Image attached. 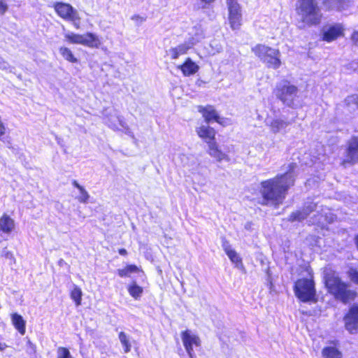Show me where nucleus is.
<instances>
[{
    "label": "nucleus",
    "mask_w": 358,
    "mask_h": 358,
    "mask_svg": "<svg viewBox=\"0 0 358 358\" xmlns=\"http://www.w3.org/2000/svg\"><path fill=\"white\" fill-rule=\"evenodd\" d=\"M82 291L78 286H74L73 289L71 292V299L76 302V306L81 304L82 300Z\"/></svg>",
    "instance_id": "32"
},
{
    "label": "nucleus",
    "mask_w": 358,
    "mask_h": 358,
    "mask_svg": "<svg viewBox=\"0 0 358 358\" xmlns=\"http://www.w3.org/2000/svg\"><path fill=\"white\" fill-rule=\"evenodd\" d=\"M324 275L325 286L328 292L336 299L345 303L354 299L355 292L349 288L350 285L343 281L338 273L327 268L324 271Z\"/></svg>",
    "instance_id": "2"
},
{
    "label": "nucleus",
    "mask_w": 358,
    "mask_h": 358,
    "mask_svg": "<svg viewBox=\"0 0 358 358\" xmlns=\"http://www.w3.org/2000/svg\"><path fill=\"white\" fill-rule=\"evenodd\" d=\"M317 208L316 204L311 203L308 206H306V208L303 210H296L293 212L289 217V221L294 222V221H301L307 217L310 213L313 211Z\"/></svg>",
    "instance_id": "16"
},
{
    "label": "nucleus",
    "mask_w": 358,
    "mask_h": 358,
    "mask_svg": "<svg viewBox=\"0 0 358 358\" xmlns=\"http://www.w3.org/2000/svg\"><path fill=\"white\" fill-rule=\"evenodd\" d=\"M226 3L227 6L238 3L237 0H226Z\"/></svg>",
    "instance_id": "47"
},
{
    "label": "nucleus",
    "mask_w": 358,
    "mask_h": 358,
    "mask_svg": "<svg viewBox=\"0 0 358 358\" xmlns=\"http://www.w3.org/2000/svg\"><path fill=\"white\" fill-rule=\"evenodd\" d=\"M72 184L75 187H76L79 190V192L81 189H84V187L81 186L76 180H73Z\"/></svg>",
    "instance_id": "45"
},
{
    "label": "nucleus",
    "mask_w": 358,
    "mask_h": 358,
    "mask_svg": "<svg viewBox=\"0 0 358 358\" xmlns=\"http://www.w3.org/2000/svg\"><path fill=\"white\" fill-rule=\"evenodd\" d=\"M128 292L132 297L138 299L141 297L143 293V288L137 285L136 283H134L128 287Z\"/></svg>",
    "instance_id": "30"
},
{
    "label": "nucleus",
    "mask_w": 358,
    "mask_h": 358,
    "mask_svg": "<svg viewBox=\"0 0 358 358\" xmlns=\"http://www.w3.org/2000/svg\"><path fill=\"white\" fill-rule=\"evenodd\" d=\"M252 50L262 62L270 52H273V48L262 44L257 45Z\"/></svg>",
    "instance_id": "24"
},
{
    "label": "nucleus",
    "mask_w": 358,
    "mask_h": 358,
    "mask_svg": "<svg viewBox=\"0 0 358 358\" xmlns=\"http://www.w3.org/2000/svg\"><path fill=\"white\" fill-rule=\"evenodd\" d=\"M105 115L106 117V123L113 129H118L117 122H118L122 127H126V123L124 122L121 117L117 115L116 113L114 115H110V116H108L107 114H105Z\"/></svg>",
    "instance_id": "23"
},
{
    "label": "nucleus",
    "mask_w": 358,
    "mask_h": 358,
    "mask_svg": "<svg viewBox=\"0 0 358 358\" xmlns=\"http://www.w3.org/2000/svg\"><path fill=\"white\" fill-rule=\"evenodd\" d=\"M194 45L193 43L185 42L176 47H172L166 51V54L171 59H176L180 56L185 55Z\"/></svg>",
    "instance_id": "14"
},
{
    "label": "nucleus",
    "mask_w": 358,
    "mask_h": 358,
    "mask_svg": "<svg viewBox=\"0 0 358 358\" xmlns=\"http://www.w3.org/2000/svg\"><path fill=\"white\" fill-rule=\"evenodd\" d=\"M201 2L204 3L205 4H208L212 2H213L215 0H200Z\"/></svg>",
    "instance_id": "50"
},
{
    "label": "nucleus",
    "mask_w": 358,
    "mask_h": 358,
    "mask_svg": "<svg viewBox=\"0 0 358 358\" xmlns=\"http://www.w3.org/2000/svg\"><path fill=\"white\" fill-rule=\"evenodd\" d=\"M80 195H78L76 199L80 203H86L88 202V200L90 199V194L86 191V189L84 188L81 189L80 192Z\"/></svg>",
    "instance_id": "38"
},
{
    "label": "nucleus",
    "mask_w": 358,
    "mask_h": 358,
    "mask_svg": "<svg viewBox=\"0 0 358 358\" xmlns=\"http://www.w3.org/2000/svg\"><path fill=\"white\" fill-rule=\"evenodd\" d=\"M207 144L208 154L215 159L216 162H221L225 161L229 162L231 160L227 152L222 151L215 141H207Z\"/></svg>",
    "instance_id": "12"
},
{
    "label": "nucleus",
    "mask_w": 358,
    "mask_h": 358,
    "mask_svg": "<svg viewBox=\"0 0 358 358\" xmlns=\"http://www.w3.org/2000/svg\"><path fill=\"white\" fill-rule=\"evenodd\" d=\"M81 41V45L91 48H98L101 45V41L98 36L90 32L83 34Z\"/></svg>",
    "instance_id": "18"
},
{
    "label": "nucleus",
    "mask_w": 358,
    "mask_h": 358,
    "mask_svg": "<svg viewBox=\"0 0 358 358\" xmlns=\"http://www.w3.org/2000/svg\"><path fill=\"white\" fill-rule=\"evenodd\" d=\"M64 38L70 43L81 45L83 34L68 31L64 34Z\"/></svg>",
    "instance_id": "29"
},
{
    "label": "nucleus",
    "mask_w": 358,
    "mask_h": 358,
    "mask_svg": "<svg viewBox=\"0 0 358 358\" xmlns=\"http://www.w3.org/2000/svg\"><path fill=\"white\" fill-rule=\"evenodd\" d=\"M198 136L203 138L206 143L209 141H214L215 136V131L213 128L208 125H201L196 128Z\"/></svg>",
    "instance_id": "20"
},
{
    "label": "nucleus",
    "mask_w": 358,
    "mask_h": 358,
    "mask_svg": "<svg viewBox=\"0 0 358 358\" xmlns=\"http://www.w3.org/2000/svg\"><path fill=\"white\" fill-rule=\"evenodd\" d=\"M127 268L129 274L138 271V267L135 265H129L127 266Z\"/></svg>",
    "instance_id": "43"
},
{
    "label": "nucleus",
    "mask_w": 358,
    "mask_h": 358,
    "mask_svg": "<svg viewBox=\"0 0 358 358\" xmlns=\"http://www.w3.org/2000/svg\"><path fill=\"white\" fill-rule=\"evenodd\" d=\"M59 53L63 58L71 63H76L78 62L77 58L73 55L71 49L66 47H61L59 48Z\"/></svg>",
    "instance_id": "27"
},
{
    "label": "nucleus",
    "mask_w": 358,
    "mask_h": 358,
    "mask_svg": "<svg viewBox=\"0 0 358 358\" xmlns=\"http://www.w3.org/2000/svg\"><path fill=\"white\" fill-rule=\"evenodd\" d=\"M294 122V119L289 120L285 115L275 116L266 119V126L273 134H285L287 132V128Z\"/></svg>",
    "instance_id": "7"
},
{
    "label": "nucleus",
    "mask_w": 358,
    "mask_h": 358,
    "mask_svg": "<svg viewBox=\"0 0 358 358\" xmlns=\"http://www.w3.org/2000/svg\"><path fill=\"white\" fill-rule=\"evenodd\" d=\"M352 40L354 43L358 46V30L353 32L352 35Z\"/></svg>",
    "instance_id": "44"
},
{
    "label": "nucleus",
    "mask_w": 358,
    "mask_h": 358,
    "mask_svg": "<svg viewBox=\"0 0 358 358\" xmlns=\"http://www.w3.org/2000/svg\"><path fill=\"white\" fill-rule=\"evenodd\" d=\"M181 338L184 347L189 357L194 358L193 346H200V338L189 330L182 332Z\"/></svg>",
    "instance_id": "10"
},
{
    "label": "nucleus",
    "mask_w": 358,
    "mask_h": 358,
    "mask_svg": "<svg viewBox=\"0 0 358 358\" xmlns=\"http://www.w3.org/2000/svg\"><path fill=\"white\" fill-rule=\"evenodd\" d=\"M294 291L296 296L303 302L313 301L315 297V289L313 280L307 278L298 280L295 282Z\"/></svg>",
    "instance_id": "5"
},
{
    "label": "nucleus",
    "mask_w": 358,
    "mask_h": 358,
    "mask_svg": "<svg viewBox=\"0 0 358 358\" xmlns=\"http://www.w3.org/2000/svg\"><path fill=\"white\" fill-rule=\"evenodd\" d=\"M351 68L358 71V62H353L350 64Z\"/></svg>",
    "instance_id": "46"
},
{
    "label": "nucleus",
    "mask_w": 358,
    "mask_h": 358,
    "mask_svg": "<svg viewBox=\"0 0 358 358\" xmlns=\"http://www.w3.org/2000/svg\"><path fill=\"white\" fill-rule=\"evenodd\" d=\"M199 111L202 113L207 124L210 123L212 120L222 124L220 116L213 106H208L202 108V110H199Z\"/></svg>",
    "instance_id": "22"
},
{
    "label": "nucleus",
    "mask_w": 358,
    "mask_h": 358,
    "mask_svg": "<svg viewBox=\"0 0 358 358\" xmlns=\"http://www.w3.org/2000/svg\"><path fill=\"white\" fill-rule=\"evenodd\" d=\"M15 227L14 220L7 214L0 217V232L6 234H10Z\"/></svg>",
    "instance_id": "21"
},
{
    "label": "nucleus",
    "mask_w": 358,
    "mask_h": 358,
    "mask_svg": "<svg viewBox=\"0 0 358 358\" xmlns=\"http://www.w3.org/2000/svg\"><path fill=\"white\" fill-rule=\"evenodd\" d=\"M53 8L57 14L63 20L72 22L73 27L79 29L80 27V17L77 10L71 5L63 2H56Z\"/></svg>",
    "instance_id": "6"
},
{
    "label": "nucleus",
    "mask_w": 358,
    "mask_h": 358,
    "mask_svg": "<svg viewBox=\"0 0 358 358\" xmlns=\"http://www.w3.org/2000/svg\"><path fill=\"white\" fill-rule=\"evenodd\" d=\"M352 0H322V4L327 10H342L347 8Z\"/></svg>",
    "instance_id": "17"
},
{
    "label": "nucleus",
    "mask_w": 358,
    "mask_h": 358,
    "mask_svg": "<svg viewBox=\"0 0 358 358\" xmlns=\"http://www.w3.org/2000/svg\"><path fill=\"white\" fill-rule=\"evenodd\" d=\"M346 329L351 334L358 331V305L352 306L344 317Z\"/></svg>",
    "instance_id": "11"
},
{
    "label": "nucleus",
    "mask_w": 358,
    "mask_h": 358,
    "mask_svg": "<svg viewBox=\"0 0 358 358\" xmlns=\"http://www.w3.org/2000/svg\"><path fill=\"white\" fill-rule=\"evenodd\" d=\"M358 159V137H352L349 143L347 149V156L343 162V165L346 164H354Z\"/></svg>",
    "instance_id": "13"
},
{
    "label": "nucleus",
    "mask_w": 358,
    "mask_h": 358,
    "mask_svg": "<svg viewBox=\"0 0 358 358\" xmlns=\"http://www.w3.org/2000/svg\"><path fill=\"white\" fill-rule=\"evenodd\" d=\"M296 10L303 23L310 26L320 22L322 15L315 0H298Z\"/></svg>",
    "instance_id": "3"
},
{
    "label": "nucleus",
    "mask_w": 358,
    "mask_h": 358,
    "mask_svg": "<svg viewBox=\"0 0 358 358\" xmlns=\"http://www.w3.org/2000/svg\"><path fill=\"white\" fill-rule=\"evenodd\" d=\"M8 9V6L4 0H0V13L3 14Z\"/></svg>",
    "instance_id": "41"
},
{
    "label": "nucleus",
    "mask_w": 358,
    "mask_h": 358,
    "mask_svg": "<svg viewBox=\"0 0 358 358\" xmlns=\"http://www.w3.org/2000/svg\"><path fill=\"white\" fill-rule=\"evenodd\" d=\"M10 67L9 64L3 58L0 57V69L8 70Z\"/></svg>",
    "instance_id": "39"
},
{
    "label": "nucleus",
    "mask_w": 358,
    "mask_h": 358,
    "mask_svg": "<svg viewBox=\"0 0 358 358\" xmlns=\"http://www.w3.org/2000/svg\"><path fill=\"white\" fill-rule=\"evenodd\" d=\"M11 320L15 327L22 335H24L25 333V322L22 317L17 313H13L11 315Z\"/></svg>",
    "instance_id": "25"
},
{
    "label": "nucleus",
    "mask_w": 358,
    "mask_h": 358,
    "mask_svg": "<svg viewBox=\"0 0 358 358\" xmlns=\"http://www.w3.org/2000/svg\"><path fill=\"white\" fill-rule=\"evenodd\" d=\"M345 102L350 110H355L358 108V95L352 94L348 96L345 99Z\"/></svg>",
    "instance_id": "31"
},
{
    "label": "nucleus",
    "mask_w": 358,
    "mask_h": 358,
    "mask_svg": "<svg viewBox=\"0 0 358 358\" xmlns=\"http://www.w3.org/2000/svg\"><path fill=\"white\" fill-rule=\"evenodd\" d=\"M177 69L182 71L184 76H190L197 73L199 66L188 57L182 64L178 65Z\"/></svg>",
    "instance_id": "15"
},
{
    "label": "nucleus",
    "mask_w": 358,
    "mask_h": 358,
    "mask_svg": "<svg viewBox=\"0 0 358 358\" xmlns=\"http://www.w3.org/2000/svg\"><path fill=\"white\" fill-rule=\"evenodd\" d=\"M7 348V345L4 343H0V350L3 351Z\"/></svg>",
    "instance_id": "48"
},
{
    "label": "nucleus",
    "mask_w": 358,
    "mask_h": 358,
    "mask_svg": "<svg viewBox=\"0 0 358 358\" xmlns=\"http://www.w3.org/2000/svg\"><path fill=\"white\" fill-rule=\"evenodd\" d=\"M322 215L320 216V217L317 219V221L318 222H321V218H322Z\"/></svg>",
    "instance_id": "53"
},
{
    "label": "nucleus",
    "mask_w": 358,
    "mask_h": 358,
    "mask_svg": "<svg viewBox=\"0 0 358 358\" xmlns=\"http://www.w3.org/2000/svg\"><path fill=\"white\" fill-rule=\"evenodd\" d=\"M227 255L231 262L235 264L238 268H239V266H243L242 259L234 250L227 251Z\"/></svg>",
    "instance_id": "33"
},
{
    "label": "nucleus",
    "mask_w": 358,
    "mask_h": 358,
    "mask_svg": "<svg viewBox=\"0 0 358 358\" xmlns=\"http://www.w3.org/2000/svg\"><path fill=\"white\" fill-rule=\"evenodd\" d=\"M322 355L324 358H341V352L334 347H327L322 350Z\"/></svg>",
    "instance_id": "26"
},
{
    "label": "nucleus",
    "mask_w": 358,
    "mask_h": 358,
    "mask_svg": "<svg viewBox=\"0 0 358 358\" xmlns=\"http://www.w3.org/2000/svg\"><path fill=\"white\" fill-rule=\"evenodd\" d=\"M124 129H127L126 133H127V134H129V136H133L132 132L129 129V128H127V127H126Z\"/></svg>",
    "instance_id": "51"
},
{
    "label": "nucleus",
    "mask_w": 358,
    "mask_h": 358,
    "mask_svg": "<svg viewBox=\"0 0 358 358\" xmlns=\"http://www.w3.org/2000/svg\"><path fill=\"white\" fill-rule=\"evenodd\" d=\"M273 53L270 52L263 61L269 68L274 69H278L281 65L280 59V52L278 50L273 48Z\"/></svg>",
    "instance_id": "19"
},
{
    "label": "nucleus",
    "mask_w": 358,
    "mask_h": 358,
    "mask_svg": "<svg viewBox=\"0 0 358 358\" xmlns=\"http://www.w3.org/2000/svg\"><path fill=\"white\" fill-rule=\"evenodd\" d=\"M119 340L124 348V352L127 353L130 352L131 345L129 342V336L126 334L124 331H120L118 334Z\"/></svg>",
    "instance_id": "28"
},
{
    "label": "nucleus",
    "mask_w": 358,
    "mask_h": 358,
    "mask_svg": "<svg viewBox=\"0 0 358 358\" xmlns=\"http://www.w3.org/2000/svg\"><path fill=\"white\" fill-rule=\"evenodd\" d=\"M294 176L292 172H287L273 178L261 182V192L264 200L267 203L278 206L285 199L289 187L294 185Z\"/></svg>",
    "instance_id": "1"
},
{
    "label": "nucleus",
    "mask_w": 358,
    "mask_h": 358,
    "mask_svg": "<svg viewBox=\"0 0 358 358\" xmlns=\"http://www.w3.org/2000/svg\"><path fill=\"white\" fill-rule=\"evenodd\" d=\"M345 28L341 23L329 24L323 26L321 30L322 41L332 42L344 36Z\"/></svg>",
    "instance_id": "8"
},
{
    "label": "nucleus",
    "mask_w": 358,
    "mask_h": 358,
    "mask_svg": "<svg viewBox=\"0 0 358 358\" xmlns=\"http://www.w3.org/2000/svg\"><path fill=\"white\" fill-rule=\"evenodd\" d=\"M228 20L233 30H238L242 25V10L239 3L227 5Z\"/></svg>",
    "instance_id": "9"
},
{
    "label": "nucleus",
    "mask_w": 358,
    "mask_h": 358,
    "mask_svg": "<svg viewBox=\"0 0 358 358\" xmlns=\"http://www.w3.org/2000/svg\"><path fill=\"white\" fill-rule=\"evenodd\" d=\"M222 246L226 254L227 253V251H231L233 250L231 245H229V242L226 240L222 241Z\"/></svg>",
    "instance_id": "40"
},
{
    "label": "nucleus",
    "mask_w": 358,
    "mask_h": 358,
    "mask_svg": "<svg viewBox=\"0 0 358 358\" xmlns=\"http://www.w3.org/2000/svg\"><path fill=\"white\" fill-rule=\"evenodd\" d=\"M119 253L121 255H126L127 254V250L125 249L122 248V249L119 250Z\"/></svg>",
    "instance_id": "49"
},
{
    "label": "nucleus",
    "mask_w": 358,
    "mask_h": 358,
    "mask_svg": "<svg viewBox=\"0 0 358 358\" xmlns=\"http://www.w3.org/2000/svg\"><path fill=\"white\" fill-rule=\"evenodd\" d=\"M26 352L30 356V358H35L36 347L30 340L27 341Z\"/></svg>",
    "instance_id": "36"
},
{
    "label": "nucleus",
    "mask_w": 358,
    "mask_h": 358,
    "mask_svg": "<svg viewBox=\"0 0 358 358\" xmlns=\"http://www.w3.org/2000/svg\"><path fill=\"white\" fill-rule=\"evenodd\" d=\"M333 221V215H330V217H329V222H332Z\"/></svg>",
    "instance_id": "52"
},
{
    "label": "nucleus",
    "mask_w": 358,
    "mask_h": 358,
    "mask_svg": "<svg viewBox=\"0 0 358 358\" xmlns=\"http://www.w3.org/2000/svg\"><path fill=\"white\" fill-rule=\"evenodd\" d=\"M118 274L120 277H127L129 275V273L127 271V267H125L123 269H119L118 270Z\"/></svg>",
    "instance_id": "42"
},
{
    "label": "nucleus",
    "mask_w": 358,
    "mask_h": 358,
    "mask_svg": "<svg viewBox=\"0 0 358 358\" xmlns=\"http://www.w3.org/2000/svg\"><path fill=\"white\" fill-rule=\"evenodd\" d=\"M299 90L297 87L284 81L277 85L275 95L283 104L290 108H296L299 106Z\"/></svg>",
    "instance_id": "4"
},
{
    "label": "nucleus",
    "mask_w": 358,
    "mask_h": 358,
    "mask_svg": "<svg viewBox=\"0 0 358 358\" xmlns=\"http://www.w3.org/2000/svg\"><path fill=\"white\" fill-rule=\"evenodd\" d=\"M0 255L2 257H4L6 259H9L10 261V264H15L16 259L11 251H9L7 249V247L3 248L2 250H0Z\"/></svg>",
    "instance_id": "34"
},
{
    "label": "nucleus",
    "mask_w": 358,
    "mask_h": 358,
    "mask_svg": "<svg viewBox=\"0 0 358 358\" xmlns=\"http://www.w3.org/2000/svg\"><path fill=\"white\" fill-rule=\"evenodd\" d=\"M347 273L350 280L354 283L358 285V269L355 268H350L348 271Z\"/></svg>",
    "instance_id": "37"
},
{
    "label": "nucleus",
    "mask_w": 358,
    "mask_h": 358,
    "mask_svg": "<svg viewBox=\"0 0 358 358\" xmlns=\"http://www.w3.org/2000/svg\"><path fill=\"white\" fill-rule=\"evenodd\" d=\"M57 358H73L70 351L64 347H59L57 350Z\"/></svg>",
    "instance_id": "35"
}]
</instances>
